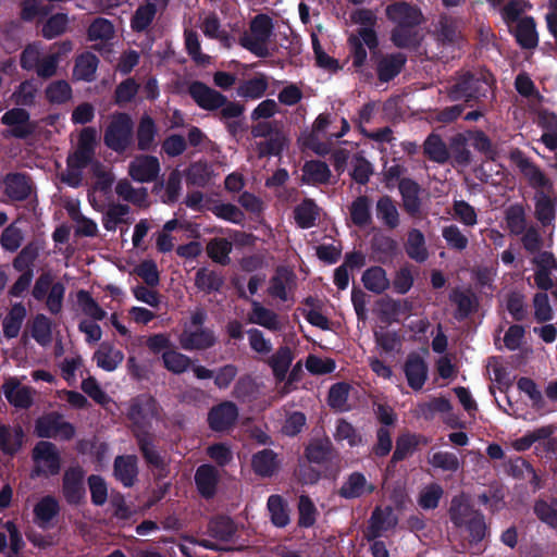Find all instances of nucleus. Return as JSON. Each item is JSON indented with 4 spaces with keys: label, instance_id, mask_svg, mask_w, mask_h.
I'll list each match as a JSON object with an SVG mask.
<instances>
[{
    "label": "nucleus",
    "instance_id": "63",
    "mask_svg": "<svg viewBox=\"0 0 557 557\" xmlns=\"http://www.w3.org/2000/svg\"><path fill=\"white\" fill-rule=\"evenodd\" d=\"M77 302L83 312L96 321H101L106 318L107 312L99 306V304L91 297L90 293L81 289L77 292Z\"/></svg>",
    "mask_w": 557,
    "mask_h": 557
},
{
    "label": "nucleus",
    "instance_id": "16",
    "mask_svg": "<svg viewBox=\"0 0 557 557\" xmlns=\"http://www.w3.org/2000/svg\"><path fill=\"white\" fill-rule=\"evenodd\" d=\"M404 373L408 386L413 391H420L429 377V367L424 358L418 352H410L404 363Z\"/></svg>",
    "mask_w": 557,
    "mask_h": 557
},
{
    "label": "nucleus",
    "instance_id": "40",
    "mask_svg": "<svg viewBox=\"0 0 557 557\" xmlns=\"http://www.w3.org/2000/svg\"><path fill=\"white\" fill-rule=\"evenodd\" d=\"M424 156L436 163L444 164L449 159L446 144L438 134L431 133L423 144Z\"/></svg>",
    "mask_w": 557,
    "mask_h": 557
},
{
    "label": "nucleus",
    "instance_id": "2",
    "mask_svg": "<svg viewBox=\"0 0 557 557\" xmlns=\"http://www.w3.org/2000/svg\"><path fill=\"white\" fill-rule=\"evenodd\" d=\"M379 45L377 34L372 27H360L357 29V34H350L347 38L351 66L364 82H371L374 78V73L368 66V52L366 47L370 51L371 62L373 53H376L379 50Z\"/></svg>",
    "mask_w": 557,
    "mask_h": 557
},
{
    "label": "nucleus",
    "instance_id": "12",
    "mask_svg": "<svg viewBox=\"0 0 557 557\" xmlns=\"http://www.w3.org/2000/svg\"><path fill=\"white\" fill-rule=\"evenodd\" d=\"M336 456V449L326 435L310 438L304 449V458L312 465L327 466Z\"/></svg>",
    "mask_w": 557,
    "mask_h": 557
},
{
    "label": "nucleus",
    "instance_id": "50",
    "mask_svg": "<svg viewBox=\"0 0 557 557\" xmlns=\"http://www.w3.org/2000/svg\"><path fill=\"white\" fill-rule=\"evenodd\" d=\"M250 322L261 325L270 331H278L281 329L277 314L263 307L258 301H252V315L250 317Z\"/></svg>",
    "mask_w": 557,
    "mask_h": 557
},
{
    "label": "nucleus",
    "instance_id": "22",
    "mask_svg": "<svg viewBox=\"0 0 557 557\" xmlns=\"http://www.w3.org/2000/svg\"><path fill=\"white\" fill-rule=\"evenodd\" d=\"M195 483L198 493L206 499L213 498L219 483V471L212 465L206 463L197 468Z\"/></svg>",
    "mask_w": 557,
    "mask_h": 557
},
{
    "label": "nucleus",
    "instance_id": "44",
    "mask_svg": "<svg viewBox=\"0 0 557 557\" xmlns=\"http://www.w3.org/2000/svg\"><path fill=\"white\" fill-rule=\"evenodd\" d=\"M195 285L196 287L205 292L206 294H211L213 292H219L224 285V277L215 272L208 270L207 268H200L195 275Z\"/></svg>",
    "mask_w": 557,
    "mask_h": 557
},
{
    "label": "nucleus",
    "instance_id": "41",
    "mask_svg": "<svg viewBox=\"0 0 557 557\" xmlns=\"http://www.w3.org/2000/svg\"><path fill=\"white\" fill-rule=\"evenodd\" d=\"M319 218V208L313 199L305 198L294 209V219L301 228H310Z\"/></svg>",
    "mask_w": 557,
    "mask_h": 557
},
{
    "label": "nucleus",
    "instance_id": "33",
    "mask_svg": "<svg viewBox=\"0 0 557 557\" xmlns=\"http://www.w3.org/2000/svg\"><path fill=\"white\" fill-rule=\"evenodd\" d=\"M294 360V355L288 346H281L268 359V364L272 369L273 376L277 382L286 380L288 369Z\"/></svg>",
    "mask_w": 557,
    "mask_h": 557
},
{
    "label": "nucleus",
    "instance_id": "24",
    "mask_svg": "<svg viewBox=\"0 0 557 557\" xmlns=\"http://www.w3.org/2000/svg\"><path fill=\"white\" fill-rule=\"evenodd\" d=\"M375 486L368 483L363 473L355 471L348 475L338 490V495L345 499L359 498L364 494H372Z\"/></svg>",
    "mask_w": 557,
    "mask_h": 557
},
{
    "label": "nucleus",
    "instance_id": "38",
    "mask_svg": "<svg viewBox=\"0 0 557 557\" xmlns=\"http://www.w3.org/2000/svg\"><path fill=\"white\" fill-rule=\"evenodd\" d=\"M209 534L219 541L230 542L237 532V527L228 516H216L208 524Z\"/></svg>",
    "mask_w": 557,
    "mask_h": 557
},
{
    "label": "nucleus",
    "instance_id": "61",
    "mask_svg": "<svg viewBox=\"0 0 557 557\" xmlns=\"http://www.w3.org/2000/svg\"><path fill=\"white\" fill-rule=\"evenodd\" d=\"M444 490L438 483L426 485L419 494L418 505L424 510H432L438 507Z\"/></svg>",
    "mask_w": 557,
    "mask_h": 557
},
{
    "label": "nucleus",
    "instance_id": "13",
    "mask_svg": "<svg viewBox=\"0 0 557 557\" xmlns=\"http://www.w3.org/2000/svg\"><path fill=\"white\" fill-rule=\"evenodd\" d=\"M238 419V407L230 400L213 406L208 412L209 428L214 432L232 429Z\"/></svg>",
    "mask_w": 557,
    "mask_h": 557
},
{
    "label": "nucleus",
    "instance_id": "51",
    "mask_svg": "<svg viewBox=\"0 0 557 557\" xmlns=\"http://www.w3.org/2000/svg\"><path fill=\"white\" fill-rule=\"evenodd\" d=\"M449 298L457 306L455 318L458 321L467 319L476 308L475 297L462 290L454 289Z\"/></svg>",
    "mask_w": 557,
    "mask_h": 557
},
{
    "label": "nucleus",
    "instance_id": "60",
    "mask_svg": "<svg viewBox=\"0 0 557 557\" xmlns=\"http://www.w3.org/2000/svg\"><path fill=\"white\" fill-rule=\"evenodd\" d=\"M138 89L139 84L133 77L124 79L115 87L114 103L119 107H125L135 99Z\"/></svg>",
    "mask_w": 557,
    "mask_h": 557
},
{
    "label": "nucleus",
    "instance_id": "30",
    "mask_svg": "<svg viewBox=\"0 0 557 557\" xmlns=\"http://www.w3.org/2000/svg\"><path fill=\"white\" fill-rule=\"evenodd\" d=\"M158 135V128L154 120L144 114L138 123L136 129L137 148L140 151H150L156 148V137Z\"/></svg>",
    "mask_w": 557,
    "mask_h": 557
},
{
    "label": "nucleus",
    "instance_id": "57",
    "mask_svg": "<svg viewBox=\"0 0 557 557\" xmlns=\"http://www.w3.org/2000/svg\"><path fill=\"white\" fill-rule=\"evenodd\" d=\"M506 223L511 234L521 235L527 228L525 212L522 205H511L506 210Z\"/></svg>",
    "mask_w": 557,
    "mask_h": 557
},
{
    "label": "nucleus",
    "instance_id": "14",
    "mask_svg": "<svg viewBox=\"0 0 557 557\" xmlns=\"http://www.w3.org/2000/svg\"><path fill=\"white\" fill-rule=\"evenodd\" d=\"M1 391L10 405L18 409H29L33 406V388L23 385L15 376L4 380Z\"/></svg>",
    "mask_w": 557,
    "mask_h": 557
},
{
    "label": "nucleus",
    "instance_id": "55",
    "mask_svg": "<svg viewBox=\"0 0 557 557\" xmlns=\"http://www.w3.org/2000/svg\"><path fill=\"white\" fill-rule=\"evenodd\" d=\"M45 95L50 103L63 104L72 98V87L64 79L54 81L46 87Z\"/></svg>",
    "mask_w": 557,
    "mask_h": 557
},
{
    "label": "nucleus",
    "instance_id": "15",
    "mask_svg": "<svg viewBox=\"0 0 557 557\" xmlns=\"http://www.w3.org/2000/svg\"><path fill=\"white\" fill-rule=\"evenodd\" d=\"M160 173L159 159L150 154H140L134 158L128 165L129 176L139 183H150L157 180Z\"/></svg>",
    "mask_w": 557,
    "mask_h": 557
},
{
    "label": "nucleus",
    "instance_id": "53",
    "mask_svg": "<svg viewBox=\"0 0 557 557\" xmlns=\"http://www.w3.org/2000/svg\"><path fill=\"white\" fill-rule=\"evenodd\" d=\"M51 320L42 313L34 317L30 325L32 337L41 346L48 345L52 339Z\"/></svg>",
    "mask_w": 557,
    "mask_h": 557
},
{
    "label": "nucleus",
    "instance_id": "59",
    "mask_svg": "<svg viewBox=\"0 0 557 557\" xmlns=\"http://www.w3.org/2000/svg\"><path fill=\"white\" fill-rule=\"evenodd\" d=\"M318 510L308 495H301L298 502V527L311 528L317 521Z\"/></svg>",
    "mask_w": 557,
    "mask_h": 557
},
{
    "label": "nucleus",
    "instance_id": "20",
    "mask_svg": "<svg viewBox=\"0 0 557 557\" xmlns=\"http://www.w3.org/2000/svg\"><path fill=\"white\" fill-rule=\"evenodd\" d=\"M536 269L534 282L539 289L547 292L553 285L552 270L557 269V261L552 252H540L533 259Z\"/></svg>",
    "mask_w": 557,
    "mask_h": 557
},
{
    "label": "nucleus",
    "instance_id": "3",
    "mask_svg": "<svg viewBox=\"0 0 557 557\" xmlns=\"http://www.w3.org/2000/svg\"><path fill=\"white\" fill-rule=\"evenodd\" d=\"M160 405L150 394L143 393L129 400L126 417L132 423L133 435L149 433L152 420L160 414Z\"/></svg>",
    "mask_w": 557,
    "mask_h": 557
},
{
    "label": "nucleus",
    "instance_id": "29",
    "mask_svg": "<svg viewBox=\"0 0 557 557\" xmlns=\"http://www.w3.org/2000/svg\"><path fill=\"white\" fill-rule=\"evenodd\" d=\"M268 87L269 79L267 75L258 73L251 78L242 81L236 88V94L246 100H257L265 95Z\"/></svg>",
    "mask_w": 557,
    "mask_h": 557
},
{
    "label": "nucleus",
    "instance_id": "62",
    "mask_svg": "<svg viewBox=\"0 0 557 557\" xmlns=\"http://www.w3.org/2000/svg\"><path fill=\"white\" fill-rule=\"evenodd\" d=\"M77 302L83 312L96 321H101L106 318L107 312L99 306V304L91 297L90 293L81 289L77 292Z\"/></svg>",
    "mask_w": 557,
    "mask_h": 557
},
{
    "label": "nucleus",
    "instance_id": "58",
    "mask_svg": "<svg viewBox=\"0 0 557 557\" xmlns=\"http://www.w3.org/2000/svg\"><path fill=\"white\" fill-rule=\"evenodd\" d=\"M463 525L469 533L471 544L482 542L488 534L485 517L480 511H474L473 516Z\"/></svg>",
    "mask_w": 557,
    "mask_h": 557
},
{
    "label": "nucleus",
    "instance_id": "27",
    "mask_svg": "<svg viewBox=\"0 0 557 557\" xmlns=\"http://www.w3.org/2000/svg\"><path fill=\"white\" fill-rule=\"evenodd\" d=\"M251 467L257 475L271 478L280 467L277 454L270 448H264L252 455Z\"/></svg>",
    "mask_w": 557,
    "mask_h": 557
},
{
    "label": "nucleus",
    "instance_id": "35",
    "mask_svg": "<svg viewBox=\"0 0 557 557\" xmlns=\"http://www.w3.org/2000/svg\"><path fill=\"white\" fill-rule=\"evenodd\" d=\"M515 37L523 49H533L539 44L536 24L532 16H524L516 26Z\"/></svg>",
    "mask_w": 557,
    "mask_h": 557
},
{
    "label": "nucleus",
    "instance_id": "37",
    "mask_svg": "<svg viewBox=\"0 0 557 557\" xmlns=\"http://www.w3.org/2000/svg\"><path fill=\"white\" fill-rule=\"evenodd\" d=\"M99 65L98 57L89 51L81 53L74 64L73 75L78 81L90 83L95 79V74Z\"/></svg>",
    "mask_w": 557,
    "mask_h": 557
},
{
    "label": "nucleus",
    "instance_id": "64",
    "mask_svg": "<svg viewBox=\"0 0 557 557\" xmlns=\"http://www.w3.org/2000/svg\"><path fill=\"white\" fill-rule=\"evenodd\" d=\"M352 170L350 172L351 178L360 184L367 185L370 176L373 174V166L362 154L357 153L351 160Z\"/></svg>",
    "mask_w": 557,
    "mask_h": 557
},
{
    "label": "nucleus",
    "instance_id": "17",
    "mask_svg": "<svg viewBox=\"0 0 557 557\" xmlns=\"http://www.w3.org/2000/svg\"><path fill=\"white\" fill-rule=\"evenodd\" d=\"M4 193L13 201H24L29 198L33 185L27 173L14 172L4 176Z\"/></svg>",
    "mask_w": 557,
    "mask_h": 557
},
{
    "label": "nucleus",
    "instance_id": "49",
    "mask_svg": "<svg viewBox=\"0 0 557 557\" xmlns=\"http://www.w3.org/2000/svg\"><path fill=\"white\" fill-rule=\"evenodd\" d=\"M304 180L308 184H326L331 177L329 165L323 161L306 162L304 168Z\"/></svg>",
    "mask_w": 557,
    "mask_h": 557
},
{
    "label": "nucleus",
    "instance_id": "36",
    "mask_svg": "<svg viewBox=\"0 0 557 557\" xmlns=\"http://www.w3.org/2000/svg\"><path fill=\"white\" fill-rule=\"evenodd\" d=\"M94 360L102 370L112 372L123 362L124 354L122 350L102 343L99 349L94 354Z\"/></svg>",
    "mask_w": 557,
    "mask_h": 557
},
{
    "label": "nucleus",
    "instance_id": "21",
    "mask_svg": "<svg viewBox=\"0 0 557 557\" xmlns=\"http://www.w3.org/2000/svg\"><path fill=\"white\" fill-rule=\"evenodd\" d=\"M113 474L125 487H132L138 475V459L135 455L116 456L113 463Z\"/></svg>",
    "mask_w": 557,
    "mask_h": 557
},
{
    "label": "nucleus",
    "instance_id": "26",
    "mask_svg": "<svg viewBox=\"0 0 557 557\" xmlns=\"http://www.w3.org/2000/svg\"><path fill=\"white\" fill-rule=\"evenodd\" d=\"M428 438L421 434L404 433L396 438V447L392 455L391 462L397 463L405 460L420 445H426Z\"/></svg>",
    "mask_w": 557,
    "mask_h": 557
},
{
    "label": "nucleus",
    "instance_id": "28",
    "mask_svg": "<svg viewBox=\"0 0 557 557\" xmlns=\"http://www.w3.org/2000/svg\"><path fill=\"white\" fill-rule=\"evenodd\" d=\"M375 215L387 230H395L399 226L400 219L396 201L388 195H384L377 199Z\"/></svg>",
    "mask_w": 557,
    "mask_h": 557
},
{
    "label": "nucleus",
    "instance_id": "1",
    "mask_svg": "<svg viewBox=\"0 0 557 557\" xmlns=\"http://www.w3.org/2000/svg\"><path fill=\"white\" fill-rule=\"evenodd\" d=\"M494 84L493 75L484 72H456L454 83L446 87L447 97L453 102H478L486 98Z\"/></svg>",
    "mask_w": 557,
    "mask_h": 557
},
{
    "label": "nucleus",
    "instance_id": "56",
    "mask_svg": "<svg viewBox=\"0 0 557 557\" xmlns=\"http://www.w3.org/2000/svg\"><path fill=\"white\" fill-rule=\"evenodd\" d=\"M162 361L164 368L174 374L184 373L191 364V359L188 356L173 349L162 354Z\"/></svg>",
    "mask_w": 557,
    "mask_h": 557
},
{
    "label": "nucleus",
    "instance_id": "25",
    "mask_svg": "<svg viewBox=\"0 0 557 557\" xmlns=\"http://www.w3.org/2000/svg\"><path fill=\"white\" fill-rule=\"evenodd\" d=\"M137 446L139 448V451L141 453L143 458L145 459L146 463L153 469L163 471L166 468V463L164 461V458L161 456V454L157 450L154 443H153V434L149 433H141L134 435Z\"/></svg>",
    "mask_w": 557,
    "mask_h": 557
},
{
    "label": "nucleus",
    "instance_id": "45",
    "mask_svg": "<svg viewBox=\"0 0 557 557\" xmlns=\"http://www.w3.org/2000/svg\"><path fill=\"white\" fill-rule=\"evenodd\" d=\"M157 14V5L150 0L140 4L131 18V28L135 33L145 32L153 22Z\"/></svg>",
    "mask_w": 557,
    "mask_h": 557
},
{
    "label": "nucleus",
    "instance_id": "5",
    "mask_svg": "<svg viewBox=\"0 0 557 557\" xmlns=\"http://www.w3.org/2000/svg\"><path fill=\"white\" fill-rule=\"evenodd\" d=\"M133 135L134 123L131 115L125 112H116L104 131L103 143L109 149L123 153L131 146Z\"/></svg>",
    "mask_w": 557,
    "mask_h": 557
},
{
    "label": "nucleus",
    "instance_id": "9",
    "mask_svg": "<svg viewBox=\"0 0 557 557\" xmlns=\"http://www.w3.org/2000/svg\"><path fill=\"white\" fill-rule=\"evenodd\" d=\"M188 95L200 109L206 111H216L227 102L226 96L200 81H193L189 84Z\"/></svg>",
    "mask_w": 557,
    "mask_h": 557
},
{
    "label": "nucleus",
    "instance_id": "23",
    "mask_svg": "<svg viewBox=\"0 0 557 557\" xmlns=\"http://www.w3.org/2000/svg\"><path fill=\"white\" fill-rule=\"evenodd\" d=\"M59 500L53 495L41 497L34 506V522L40 529L50 527L51 521L60 515Z\"/></svg>",
    "mask_w": 557,
    "mask_h": 557
},
{
    "label": "nucleus",
    "instance_id": "4",
    "mask_svg": "<svg viewBox=\"0 0 557 557\" xmlns=\"http://www.w3.org/2000/svg\"><path fill=\"white\" fill-rule=\"evenodd\" d=\"M249 29L250 34H244L239 38V45L258 58L269 57L267 44L274 30L272 17L265 13L257 14L250 21Z\"/></svg>",
    "mask_w": 557,
    "mask_h": 557
},
{
    "label": "nucleus",
    "instance_id": "32",
    "mask_svg": "<svg viewBox=\"0 0 557 557\" xmlns=\"http://www.w3.org/2000/svg\"><path fill=\"white\" fill-rule=\"evenodd\" d=\"M371 207L372 202L368 196H358L348 208L352 224L360 228L369 226L372 223Z\"/></svg>",
    "mask_w": 557,
    "mask_h": 557
},
{
    "label": "nucleus",
    "instance_id": "43",
    "mask_svg": "<svg viewBox=\"0 0 557 557\" xmlns=\"http://www.w3.org/2000/svg\"><path fill=\"white\" fill-rule=\"evenodd\" d=\"M164 187L165 191L161 197L163 203L174 205L178 201L182 191V176L178 170L170 172L165 185L159 182L154 185L153 190H159Z\"/></svg>",
    "mask_w": 557,
    "mask_h": 557
},
{
    "label": "nucleus",
    "instance_id": "11",
    "mask_svg": "<svg viewBox=\"0 0 557 557\" xmlns=\"http://www.w3.org/2000/svg\"><path fill=\"white\" fill-rule=\"evenodd\" d=\"M387 18L395 26H420L423 21V14L414 4L406 1H396L386 7Z\"/></svg>",
    "mask_w": 557,
    "mask_h": 557
},
{
    "label": "nucleus",
    "instance_id": "52",
    "mask_svg": "<svg viewBox=\"0 0 557 557\" xmlns=\"http://www.w3.org/2000/svg\"><path fill=\"white\" fill-rule=\"evenodd\" d=\"M287 139L281 129L263 141L257 143V150L260 158L280 156L286 146Z\"/></svg>",
    "mask_w": 557,
    "mask_h": 557
},
{
    "label": "nucleus",
    "instance_id": "42",
    "mask_svg": "<svg viewBox=\"0 0 557 557\" xmlns=\"http://www.w3.org/2000/svg\"><path fill=\"white\" fill-rule=\"evenodd\" d=\"M267 507L273 525L276 528H285L289 523L290 519L287 503L281 495H270Z\"/></svg>",
    "mask_w": 557,
    "mask_h": 557
},
{
    "label": "nucleus",
    "instance_id": "7",
    "mask_svg": "<svg viewBox=\"0 0 557 557\" xmlns=\"http://www.w3.org/2000/svg\"><path fill=\"white\" fill-rule=\"evenodd\" d=\"M377 81L386 84L395 79L407 63V55L403 52L383 53L380 49L373 53L371 61Z\"/></svg>",
    "mask_w": 557,
    "mask_h": 557
},
{
    "label": "nucleus",
    "instance_id": "54",
    "mask_svg": "<svg viewBox=\"0 0 557 557\" xmlns=\"http://www.w3.org/2000/svg\"><path fill=\"white\" fill-rule=\"evenodd\" d=\"M534 515L540 521L553 529H557V499L550 502L537 499L533 506Z\"/></svg>",
    "mask_w": 557,
    "mask_h": 557
},
{
    "label": "nucleus",
    "instance_id": "31",
    "mask_svg": "<svg viewBox=\"0 0 557 557\" xmlns=\"http://www.w3.org/2000/svg\"><path fill=\"white\" fill-rule=\"evenodd\" d=\"M200 28L207 38L219 40L223 47L231 48L234 38L227 30L222 28L220 17L215 12H210L206 15Z\"/></svg>",
    "mask_w": 557,
    "mask_h": 557
},
{
    "label": "nucleus",
    "instance_id": "34",
    "mask_svg": "<svg viewBox=\"0 0 557 557\" xmlns=\"http://www.w3.org/2000/svg\"><path fill=\"white\" fill-rule=\"evenodd\" d=\"M391 41L399 49H417L421 44L418 26H395L391 32Z\"/></svg>",
    "mask_w": 557,
    "mask_h": 557
},
{
    "label": "nucleus",
    "instance_id": "6",
    "mask_svg": "<svg viewBox=\"0 0 557 557\" xmlns=\"http://www.w3.org/2000/svg\"><path fill=\"white\" fill-rule=\"evenodd\" d=\"M32 458L35 463L32 470L33 478L54 476L61 471V455L57 446L51 442H38L33 448Z\"/></svg>",
    "mask_w": 557,
    "mask_h": 557
},
{
    "label": "nucleus",
    "instance_id": "10",
    "mask_svg": "<svg viewBox=\"0 0 557 557\" xmlns=\"http://www.w3.org/2000/svg\"><path fill=\"white\" fill-rule=\"evenodd\" d=\"M84 476L85 471L79 466L65 470L62 480V494L69 505L77 506L85 499Z\"/></svg>",
    "mask_w": 557,
    "mask_h": 557
},
{
    "label": "nucleus",
    "instance_id": "46",
    "mask_svg": "<svg viewBox=\"0 0 557 557\" xmlns=\"http://www.w3.org/2000/svg\"><path fill=\"white\" fill-rule=\"evenodd\" d=\"M362 283L364 287L375 294H382L389 287V281L386 272L381 267H371L362 274Z\"/></svg>",
    "mask_w": 557,
    "mask_h": 557
},
{
    "label": "nucleus",
    "instance_id": "47",
    "mask_svg": "<svg viewBox=\"0 0 557 557\" xmlns=\"http://www.w3.org/2000/svg\"><path fill=\"white\" fill-rule=\"evenodd\" d=\"M212 173V168L207 161H196L186 170V182L191 186L206 187L211 180Z\"/></svg>",
    "mask_w": 557,
    "mask_h": 557
},
{
    "label": "nucleus",
    "instance_id": "18",
    "mask_svg": "<svg viewBox=\"0 0 557 557\" xmlns=\"http://www.w3.org/2000/svg\"><path fill=\"white\" fill-rule=\"evenodd\" d=\"M403 208L410 216H418L421 212V186L412 178L405 177L398 183Z\"/></svg>",
    "mask_w": 557,
    "mask_h": 557
},
{
    "label": "nucleus",
    "instance_id": "19",
    "mask_svg": "<svg viewBox=\"0 0 557 557\" xmlns=\"http://www.w3.org/2000/svg\"><path fill=\"white\" fill-rule=\"evenodd\" d=\"M180 343L185 350H207L216 344V337L208 327H199L195 331L184 330L180 336Z\"/></svg>",
    "mask_w": 557,
    "mask_h": 557
},
{
    "label": "nucleus",
    "instance_id": "8",
    "mask_svg": "<svg viewBox=\"0 0 557 557\" xmlns=\"http://www.w3.org/2000/svg\"><path fill=\"white\" fill-rule=\"evenodd\" d=\"M35 433L41 438L60 436L64 441H70L75 435V428L72 423L64 421L61 414L52 412L36 420Z\"/></svg>",
    "mask_w": 557,
    "mask_h": 557
},
{
    "label": "nucleus",
    "instance_id": "48",
    "mask_svg": "<svg viewBox=\"0 0 557 557\" xmlns=\"http://www.w3.org/2000/svg\"><path fill=\"white\" fill-rule=\"evenodd\" d=\"M534 198L536 219L543 226L550 225L555 220L554 200L544 190H536Z\"/></svg>",
    "mask_w": 557,
    "mask_h": 557
},
{
    "label": "nucleus",
    "instance_id": "39",
    "mask_svg": "<svg viewBox=\"0 0 557 557\" xmlns=\"http://www.w3.org/2000/svg\"><path fill=\"white\" fill-rule=\"evenodd\" d=\"M24 432L21 426L13 430L5 424H0V448L5 455L13 456L22 447Z\"/></svg>",
    "mask_w": 557,
    "mask_h": 557
}]
</instances>
